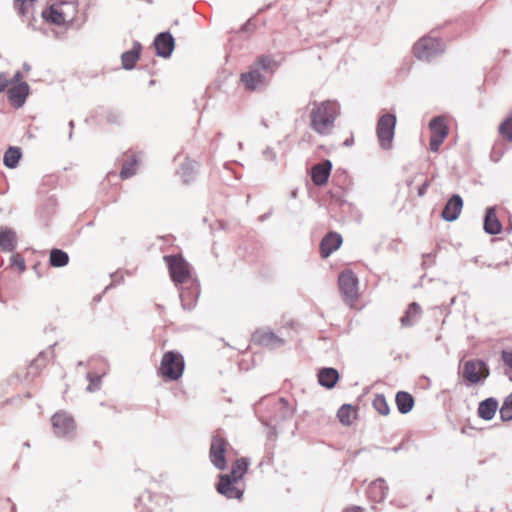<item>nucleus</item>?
I'll return each instance as SVG.
<instances>
[{
    "mask_svg": "<svg viewBox=\"0 0 512 512\" xmlns=\"http://www.w3.org/2000/svg\"><path fill=\"white\" fill-rule=\"evenodd\" d=\"M338 113V104L334 101L315 102L310 112L312 129L321 135L329 134Z\"/></svg>",
    "mask_w": 512,
    "mask_h": 512,
    "instance_id": "obj_1",
    "label": "nucleus"
},
{
    "mask_svg": "<svg viewBox=\"0 0 512 512\" xmlns=\"http://www.w3.org/2000/svg\"><path fill=\"white\" fill-rule=\"evenodd\" d=\"M78 12L76 2L58 0L42 11V18L54 25H63L75 19Z\"/></svg>",
    "mask_w": 512,
    "mask_h": 512,
    "instance_id": "obj_2",
    "label": "nucleus"
},
{
    "mask_svg": "<svg viewBox=\"0 0 512 512\" xmlns=\"http://www.w3.org/2000/svg\"><path fill=\"white\" fill-rule=\"evenodd\" d=\"M185 369L184 357L176 351H167L161 358L158 375L165 381H178Z\"/></svg>",
    "mask_w": 512,
    "mask_h": 512,
    "instance_id": "obj_3",
    "label": "nucleus"
},
{
    "mask_svg": "<svg viewBox=\"0 0 512 512\" xmlns=\"http://www.w3.org/2000/svg\"><path fill=\"white\" fill-rule=\"evenodd\" d=\"M445 51V45L441 39L423 36L413 45V55L420 61H431L437 55Z\"/></svg>",
    "mask_w": 512,
    "mask_h": 512,
    "instance_id": "obj_4",
    "label": "nucleus"
},
{
    "mask_svg": "<svg viewBox=\"0 0 512 512\" xmlns=\"http://www.w3.org/2000/svg\"><path fill=\"white\" fill-rule=\"evenodd\" d=\"M338 287L343 301L350 307H354L359 298L358 278L351 270H344L339 274Z\"/></svg>",
    "mask_w": 512,
    "mask_h": 512,
    "instance_id": "obj_5",
    "label": "nucleus"
},
{
    "mask_svg": "<svg viewBox=\"0 0 512 512\" xmlns=\"http://www.w3.org/2000/svg\"><path fill=\"white\" fill-rule=\"evenodd\" d=\"M164 259L168 265L171 279L175 283L182 284L190 279V265L184 260V258L181 255L165 256Z\"/></svg>",
    "mask_w": 512,
    "mask_h": 512,
    "instance_id": "obj_6",
    "label": "nucleus"
},
{
    "mask_svg": "<svg viewBox=\"0 0 512 512\" xmlns=\"http://www.w3.org/2000/svg\"><path fill=\"white\" fill-rule=\"evenodd\" d=\"M431 132L429 147L432 152H438L440 146L449 134L447 119L444 116L434 117L429 122Z\"/></svg>",
    "mask_w": 512,
    "mask_h": 512,
    "instance_id": "obj_7",
    "label": "nucleus"
},
{
    "mask_svg": "<svg viewBox=\"0 0 512 512\" xmlns=\"http://www.w3.org/2000/svg\"><path fill=\"white\" fill-rule=\"evenodd\" d=\"M396 117L392 114H385L380 117L377 123V137L383 149H390L394 138Z\"/></svg>",
    "mask_w": 512,
    "mask_h": 512,
    "instance_id": "obj_8",
    "label": "nucleus"
},
{
    "mask_svg": "<svg viewBox=\"0 0 512 512\" xmlns=\"http://www.w3.org/2000/svg\"><path fill=\"white\" fill-rule=\"evenodd\" d=\"M23 76L20 71H17L12 80V86L8 89V99L10 103L16 107H21L29 94V86L28 84L22 80Z\"/></svg>",
    "mask_w": 512,
    "mask_h": 512,
    "instance_id": "obj_9",
    "label": "nucleus"
},
{
    "mask_svg": "<svg viewBox=\"0 0 512 512\" xmlns=\"http://www.w3.org/2000/svg\"><path fill=\"white\" fill-rule=\"evenodd\" d=\"M462 377L470 384H477L489 375L487 365L481 360H469L462 366Z\"/></svg>",
    "mask_w": 512,
    "mask_h": 512,
    "instance_id": "obj_10",
    "label": "nucleus"
},
{
    "mask_svg": "<svg viewBox=\"0 0 512 512\" xmlns=\"http://www.w3.org/2000/svg\"><path fill=\"white\" fill-rule=\"evenodd\" d=\"M228 446V441L222 435H213L209 450V458L212 464L219 470H224L226 467L225 454Z\"/></svg>",
    "mask_w": 512,
    "mask_h": 512,
    "instance_id": "obj_11",
    "label": "nucleus"
},
{
    "mask_svg": "<svg viewBox=\"0 0 512 512\" xmlns=\"http://www.w3.org/2000/svg\"><path fill=\"white\" fill-rule=\"evenodd\" d=\"M53 431L58 437H66L71 435L75 429L76 424L71 415L65 411H59L51 417Z\"/></svg>",
    "mask_w": 512,
    "mask_h": 512,
    "instance_id": "obj_12",
    "label": "nucleus"
},
{
    "mask_svg": "<svg viewBox=\"0 0 512 512\" xmlns=\"http://www.w3.org/2000/svg\"><path fill=\"white\" fill-rule=\"evenodd\" d=\"M252 342L265 348H276L284 344V340L267 329H258L252 334Z\"/></svg>",
    "mask_w": 512,
    "mask_h": 512,
    "instance_id": "obj_13",
    "label": "nucleus"
},
{
    "mask_svg": "<svg viewBox=\"0 0 512 512\" xmlns=\"http://www.w3.org/2000/svg\"><path fill=\"white\" fill-rule=\"evenodd\" d=\"M238 481H234L231 476L220 475L216 486L217 491L229 499H241L243 490L237 487Z\"/></svg>",
    "mask_w": 512,
    "mask_h": 512,
    "instance_id": "obj_14",
    "label": "nucleus"
},
{
    "mask_svg": "<svg viewBox=\"0 0 512 512\" xmlns=\"http://www.w3.org/2000/svg\"><path fill=\"white\" fill-rule=\"evenodd\" d=\"M342 236L337 232H329L320 242V255L322 258L329 257L342 245Z\"/></svg>",
    "mask_w": 512,
    "mask_h": 512,
    "instance_id": "obj_15",
    "label": "nucleus"
},
{
    "mask_svg": "<svg viewBox=\"0 0 512 512\" xmlns=\"http://www.w3.org/2000/svg\"><path fill=\"white\" fill-rule=\"evenodd\" d=\"M332 170V163L325 160L311 168V179L316 186H323L327 183Z\"/></svg>",
    "mask_w": 512,
    "mask_h": 512,
    "instance_id": "obj_16",
    "label": "nucleus"
},
{
    "mask_svg": "<svg viewBox=\"0 0 512 512\" xmlns=\"http://www.w3.org/2000/svg\"><path fill=\"white\" fill-rule=\"evenodd\" d=\"M154 46L156 49L157 55L167 58L171 55L175 43L174 38L168 32L160 33L154 41Z\"/></svg>",
    "mask_w": 512,
    "mask_h": 512,
    "instance_id": "obj_17",
    "label": "nucleus"
},
{
    "mask_svg": "<svg viewBox=\"0 0 512 512\" xmlns=\"http://www.w3.org/2000/svg\"><path fill=\"white\" fill-rule=\"evenodd\" d=\"M463 208V200L459 195H453L446 203L442 217L446 221H454L458 218Z\"/></svg>",
    "mask_w": 512,
    "mask_h": 512,
    "instance_id": "obj_18",
    "label": "nucleus"
},
{
    "mask_svg": "<svg viewBox=\"0 0 512 512\" xmlns=\"http://www.w3.org/2000/svg\"><path fill=\"white\" fill-rule=\"evenodd\" d=\"M240 81L247 90L253 91L264 83L263 75L254 66L240 75Z\"/></svg>",
    "mask_w": 512,
    "mask_h": 512,
    "instance_id": "obj_19",
    "label": "nucleus"
},
{
    "mask_svg": "<svg viewBox=\"0 0 512 512\" xmlns=\"http://www.w3.org/2000/svg\"><path fill=\"white\" fill-rule=\"evenodd\" d=\"M387 490L388 488L385 481L382 479H377L371 482L368 486L367 496L371 501L380 503L386 498Z\"/></svg>",
    "mask_w": 512,
    "mask_h": 512,
    "instance_id": "obj_20",
    "label": "nucleus"
},
{
    "mask_svg": "<svg viewBox=\"0 0 512 512\" xmlns=\"http://www.w3.org/2000/svg\"><path fill=\"white\" fill-rule=\"evenodd\" d=\"M484 230L492 235L499 234L502 231V224L500 223L495 208H488L484 219Z\"/></svg>",
    "mask_w": 512,
    "mask_h": 512,
    "instance_id": "obj_21",
    "label": "nucleus"
},
{
    "mask_svg": "<svg viewBox=\"0 0 512 512\" xmlns=\"http://www.w3.org/2000/svg\"><path fill=\"white\" fill-rule=\"evenodd\" d=\"M141 44L135 42L131 50L126 51L121 56V62L124 69H132L140 58Z\"/></svg>",
    "mask_w": 512,
    "mask_h": 512,
    "instance_id": "obj_22",
    "label": "nucleus"
},
{
    "mask_svg": "<svg viewBox=\"0 0 512 512\" xmlns=\"http://www.w3.org/2000/svg\"><path fill=\"white\" fill-rule=\"evenodd\" d=\"M395 403L401 414H407L413 409L415 401L414 397L410 393L406 391H399L396 394Z\"/></svg>",
    "mask_w": 512,
    "mask_h": 512,
    "instance_id": "obj_23",
    "label": "nucleus"
},
{
    "mask_svg": "<svg viewBox=\"0 0 512 512\" xmlns=\"http://www.w3.org/2000/svg\"><path fill=\"white\" fill-rule=\"evenodd\" d=\"M498 409V402L494 398L482 401L478 407V415L484 420H491Z\"/></svg>",
    "mask_w": 512,
    "mask_h": 512,
    "instance_id": "obj_24",
    "label": "nucleus"
},
{
    "mask_svg": "<svg viewBox=\"0 0 512 512\" xmlns=\"http://www.w3.org/2000/svg\"><path fill=\"white\" fill-rule=\"evenodd\" d=\"M339 379V374L336 369L333 368H324L318 374L319 383L327 388H332L335 386Z\"/></svg>",
    "mask_w": 512,
    "mask_h": 512,
    "instance_id": "obj_25",
    "label": "nucleus"
},
{
    "mask_svg": "<svg viewBox=\"0 0 512 512\" xmlns=\"http://www.w3.org/2000/svg\"><path fill=\"white\" fill-rule=\"evenodd\" d=\"M357 416V410L348 404H344L340 407V409L337 412V417L339 421L345 425L349 426L353 423V421L356 419Z\"/></svg>",
    "mask_w": 512,
    "mask_h": 512,
    "instance_id": "obj_26",
    "label": "nucleus"
},
{
    "mask_svg": "<svg viewBox=\"0 0 512 512\" xmlns=\"http://www.w3.org/2000/svg\"><path fill=\"white\" fill-rule=\"evenodd\" d=\"M36 0H14L13 7L21 17L31 16L34 12Z\"/></svg>",
    "mask_w": 512,
    "mask_h": 512,
    "instance_id": "obj_27",
    "label": "nucleus"
},
{
    "mask_svg": "<svg viewBox=\"0 0 512 512\" xmlns=\"http://www.w3.org/2000/svg\"><path fill=\"white\" fill-rule=\"evenodd\" d=\"M248 465L249 463L246 458H239L232 464L231 472L227 475L231 476L234 481H240L246 474Z\"/></svg>",
    "mask_w": 512,
    "mask_h": 512,
    "instance_id": "obj_28",
    "label": "nucleus"
},
{
    "mask_svg": "<svg viewBox=\"0 0 512 512\" xmlns=\"http://www.w3.org/2000/svg\"><path fill=\"white\" fill-rule=\"evenodd\" d=\"M15 233L10 229L0 231V249L3 251H12L15 248Z\"/></svg>",
    "mask_w": 512,
    "mask_h": 512,
    "instance_id": "obj_29",
    "label": "nucleus"
},
{
    "mask_svg": "<svg viewBox=\"0 0 512 512\" xmlns=\"http://www.w3.org/2000/svg\"><path fill=\"white\" fill-rule=\"evenodd\" d=\"M49 262L53 267H63L68 264L69 256L61 249H52L50 252Z\"/></svg>",
    "mask_w": 512,
    "mask_h": 512,
    "instance_id": "obj_30",
    "label": "nucleus"
},
{
    "mask_svg": "<svg viewBox=\"0 0 512 512\" xmlns=\"http://www.w3.org/2000/svg\"><path fill=\"white\" fill-rule=\"evenodd\" d=\"M21 158V152L19 148L10 147L4 154L3 162L8 168H15Z\"/></svg>",
    "mask_w": 512,
    "mask_h": 512,
    "instance_id": "obj_31",
    "label": "nucleus"
},
{
    "mask_svg": "<svg viewBox=\"0 0 512 512\" xmlns=\"http://www.w3.org/2000/svg\"><path fill=\"white\" fill-rule=\"evenodd\" d=\"M421 308L420 306L413 302L408 306L407 311L404 316L401 318V323L403 326H411L414 322V319L420 314Z\"/></svg>",
    "mask_w": 512,
    "mask_h": 512,
    "instance_id": "obj_32",
    "label": "nucleus"
},
{
    "mask_svg": "<svg viewBox=\"0 0 512 512\" xmlns=\"http://www.w3.org/2000/svg\"><path fill=\"white\" fill-rule=\"evenodd\" d=\"M372 405L374 409L383 416H387L390 413V407L383 394H376L374 396Z\"/></svg>",
    "mask_w": 512,
    "mask_h": 512,
    "instance_id": "obj_33",
    "label": "nucleus"
},
{
    "mask_svg": "<svg viewBox=\"0 0 512 512\" xmlns=\"http://www.w3.org/2000/svg\"><path fill=\"white\" fill-rule=\"evenodd\" d=\"M137 164V159L134 156H131L130 159L123 163L122 169L120 171V177L122 179H127L133 176L136 173Z\"/></svg>",
    "mask_w": 512,
    "mask_h": 512,
    "instance_id": "obj_34",
    "label": "nucleus"
},
{
    "mask_svg": "<svg viewBox=\"0 0 512 512\" xmlns=\"http://www.w3.org/2000/svg\"><path fill=\"white\" fill-rule=\"evenodd\" d=\"M499 413L502 421H512V392L504 399Z\"/></svg>",
    "mask_w": 512,
    "mask_h": 512,
    "instance_id": "obj_35",
    "label": "nucleus"
},
{
    "mask_svg": "<svg viewBox=\"0 0 512 512\" xmlns=\"http://www.w3.org/2000/svg\"><path fill=\"white\" fill-rule=\"evenodd\" d=\"M255 68H261L263 70H271L276 67L275 61L270 56H260L256 59L254 65Z\"/></svg>",
    "mask_w": 512,
    "mask_h": 512,
    "instance_id": "obj_36",
    "label": "nucleus"
},
{
    "mask_svg": "<svg viewBox=\"0 0 512 512\" xmlns=\"http://www.w3.org/2000/svg\"><path fill=\"white\" fill-rule=\"evenodd\" d=\"M499 134L507 141L512 142V116L506 118L499 126Z\"/></svg>",
    "mask_w": 512,
    "mask_h": 512,
    "instance_id": "obj_37",
    "label": "nucleus"
},
{
    "mask_svg": "<svg viewBox=\"0 0 512 512\" xmlns=\"http://www.w3.org/2000/svg\"><path fill=\"white\" fill-rule=\"evenodd\" d=\"M501 358L504 364L512 369V352L510 351H502Z\"/></svg>",
    "mask_w": 512,
    "mask_h": 512,
    "instance_id": "obj_38",
    "label": "nucleus"
},
{
    "mask_svg": "<svg viewBox=\"0 0 512 512\" xmlns=\"http://www.w3.org/2000/svg\"><path fill=\"white\" fill-rule=\"evenodd\" d=\"M9 84H11V80L4 73H0V92L5 91Z\"/></svg>",
    "mask_w": 512,
    "mask_h": 512,
    "instance_id": "obj_39",
    "label": "nucleus"
},
{
    "mask_svg": "<svg viewBox=\"0 0 512 512\" xmlns=\"http://www.w3.org/2000/svg\"><path fill=\"white\" fill-rule=\"evenodd\" d=\"M343 512H364V510L359 506H350L347 507Z\"/></svg>",
    "mask_w": 512,
    "mask_h": 512,
    "instance_id": "obj_40",
    "label": "nucleus"
},
{
    "mask_svg": "<svg viewBox=\"0 0 512 512\" xmlns=\"http://www.w3.org/2000/svg\"><path fill=\"white\" fill-rule=\"evenodd\" d=\"M15 262L17 263V266H19L21 271L25 270V263L22 259L19 262L18 261H15Z\"/></svg>",
    "mask_w": 512,
    "mask_h": 512,
    "instance_id": "obj_41",
    "label": "nucleus"
},
{
    "mask_svg": "<svg viewBox=\"0 0 512 512\" xmlns=\"http://www.w3.org/2000/svg\"><path fill=\"white\" fill-rule=\"evenodd\" d=\"M425 189H426V185H423V187L419 189V195H423Z\"/></svg>",
    "mask_w": 512,
    "mask_h": 512,
    "instance_id": "obj_42",
    "label": "nucleus"
}]
</instances>
